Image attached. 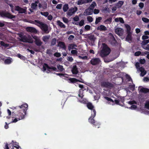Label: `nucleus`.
Returning <instances> with one entry per match:
<instances>
[{
    "label": "nucleus",
    "mask_w": 149,
    "mask_h": 149,
    "mask_svg": "<svg viewBox=\"0 0 149 149\" xmlns=\"http://www.w3.org/2000/svg\"><path fill=\"white\" fill-rule=\"evenodd\" d=\"M49 39V38L47 36H43V40L44 41L46 42L47 39Z\"/></svg>",
    "instance_id": "nucleus-63"
},
{
    "label": "nucleus",
    "mask_w": 149,
    "mask_h": 149,
    "mask_svg": "<svg viewBox=\"0 0 149 149\" xmlns=\"http://www.w3.org/2000/svg\"><path fill=\"white\" fill-rule=\"evenodd\" d=\"M62 4L61 3L58 4L56 6V8L58 9H60L61 8Z\"/></svg>",
    "instance_id": "nucleus-54"
},
{
    "label": "nucleus",
    "mask_w": 149,
    "mask_h": 149,
    "mask_svg": "<svg viewBox=\"0 0 149 149\" xmlns=\"http://www.w3.org/2000/svg\"><path fill=\"white\" fill-rule=\"evenodd\" d=\"M140 91L144 93H147L149 92V89L146 88H141Z\"/></svg>",
    "instance_id": "nucleus-29"
},
{
    "label": "nucleus",
    "mask_w": 149,
    "mask_h": 149,
    "mask_svg": "<svg viewBox=\"0 0 149 149\" xmlns=\"http://www.w3.org/2000/svg\"><path fill=\"white\" fill-rule=\"evenodd\" d=\"M63 22L65 23H67L68 22V19L65 17H63Z\"/></svg>",
    "instance_id": "nucleus-57"
},
{
    "label": "nucleus",
    "mask_w": 149,
    "mask_h": 149,
    "mask_svg": "<svg viewBox=\"0 0 149 149\" xmlns=\"http://www.w3.org/2000/svg\"><path fill=\"white\" fill-rule=\"evenodd\" d=\"M18 57L22 59H24V57L20 54H17Z\"/></svg>",
    "instance_id": "nucleus-58"
},
{
    "label": "nucleus",
    "mask_w": 149,
    "mask_h": 149,
    "mask_svg": "<svg viewBox=\"0 0 149 149\" xmlns=\"http://www.w3.org/2000/svg\"><path fill=\"white\" fill-rule=\"evenodd\" d=\"M19 36L20 38L19 40L21 42L29 43H32L33 42V40L31 37L28 38L25 35H23L22 34H20Z\"/></svg>",
    "instance_id": "nucleus-5"
},
{
    "label": "nucleus",
    "mask_w": 149,
    "mask_h": 149,
    "mask_svg": "<svg viewBox=\"0 0 149 149\" xmlns=\"http://www.w3.org/2000/svg\"><path fill=\"white\" fill-rule=\"evenodd\" d=\"M46 68H47L48 70L50 72L51 71H57V69L56 68L53 66H49L47 64L45 63L43 65V69L44 71L46 70Z\"/></svg>",
    "instance_id": "nucleus-7"
},
{
    "label": "nucleus",
    "mask_w": 149,
    "mask_h": 149,
    "mask_svg": "<svg viewBox=\"0 0 149 149\" xmlns=\"http://www.w3.org/2000/svg\"><path fill=\"white\" fill-rule=\"evenodd\" d=\"M73 19L74 21L77 22L79 20V18L77 16H76L73 18Z\"/></svg>",
    "instance_id": "nucleus-62"
},
{
    "label": "nucleus",
    "mask_w": 149,
    "mask_h": 149,
    "mask_svg": "<svg viewBox=\"0 0 149 149\" xmlns=\"http://www.w3.org/2000/svg\"><path fill=\"white\" fill-rule=\"evenodd\" d=\"M11 59H6L5 60L4 63L6 64H9L11 62Z\"/></svg>",
    "instance_id": "nucleus-44"
},
{
    "label": "nucleus",
    "mask_w": 149,
    "mask_h": 149,
    "mask_svg": "<svg viewBox=\"0 0 149 149\" xmlns=\"http://www.w3.org/2000/svg\"><path fill=\"white\" fill-rule=\"evenodd\" d=\"M0 16L3 18L12 19L15 17V16L6 11H0Z\"/></svg>",
    "instance_id": "nucleus-4"
},
{
    "label": "nucleus",
    "mask_w": 149,
    "mask_h": 149,
    "mask_svg": "<svg viewBox=\"0 0 149 149\" xmlns=\"http://www.w3.org/2000/svg\"><path fill=\"white\" fill-rule=\"evenodd\" d=\"M141 52L140 51L136 52L135 53L134 55L136 56H139L141 54Z\"/></svg>",
    "instance_id": "nucleus-56"
},
{
    "label": "nucleus",
    "mask_w": 149,
    "mask_h": 149,
    "mask_svg": "<svg viewBox=\"0 0 149 149\" xmlns=\"http://www.w3.org/2000/svg\"><path fill=\"white\" fill-rule=\"evenodd\" d=\"M77 45L76 44H70L68 46V48L69 50H70L71 49H77L75 48V47H77Z\"/></svg>",
    "instance_id": "nucleus-24"
},
{
    "label": "nucleus",
    "mask_w": 149,
    "mask_h": 149,
    "mask_svg": "<svg viewBox=\"0 0 149 149\" xmlns=\"http://www.w3.org/2000/svg\"><path fill=\"white\" fill-rule=\"evenodd\" d=\"M112 18L109 17L108 19H107L105 20L104 21V22L106 24H109L111 23L112 22Z\"/></svg>",
    "instance_id": "nucleus-33"
},
{
    "label": "nucleus",
    "mask_w": 149,
    "mask_h": 149,
    "mask_svg": "<svg viewBox=\"0 0 149 149\" xmlns=\"http://www.w3.org/2000/svg\"><path fill=\"white\" fill-rule=\"evenodd\" d=\"M127 35L126 37V40L129 42L132 41V33H127Z\"/></svg>",
    "instance_id": "nucleus-23"
},
{
    "label": "nucleus",
    "mask_w": 149,
    "mask_h": 149,
    "mask_svg": "<svg viewBox=\"0 0 149 149\" xmlns=\"http://www.w3.org/2000/svg\"><path fill=\"white\" fill-rule=\"evenodd\" d=\"M142 20L143 22L146 23H148L149 22V19L145 17H142Z\"/></svg>",
    "instance_id": "nucleus-49"
},
{
    "label": "nucleus",
    "mask_w": 149,
    "mask_h": 149,
    "mask_svg": "<svg viewBox=\"0 0 149 149\" xmlns=\"http://www.w3.org/2000/svg\"><path fill=\"white\" fill-rule=\"evenodd\" d=\"M71 71L73 74H77L79 72V71L78 68L76 65H74L73 66L72 68Z\"/></svg>",
    "instance_id": "nucleus-17"
},
{
    "label": "nucleus",
    "mask_w": 149,
    "mask_h": 149,
    "mask_svg": "<svg viewBox=\"0 0 149 149\" xmlns=\"http://www.w3.org/2000/svg\"><path fill=\"white\" fill-rule=\"evenodd\" d=\"M71 53L73 54L77 55L78 52L75 50H72L71 51Z\"/></svg>",
    "instance_id": "nucleus-51"
},
{
    "label": "nucleus",
    "mask_w": 149,
    "mask_h": 149,
    "mask_svg": "<svg viewBox=\"0 0 149 149\" xmlns=\"http://www.w3.org/2000/svg\"><path fill=\"white\" fill-rule=\"evenodd\" d=\"M0 44L1 46L6 47H8V44L5 43V42L3 41H1Z\"/></svg>",
    "instance_id": "nucleus-47"
},
{
    "label": "nucleus",
    "mask_w": 149,
    "mask_h": 149,
    "mask_svg": "<svg viewBox=\"0 0 149 149\" xmlns=\"http://www.w3.org/2000/svg\"><path fill=\"white\" fill-rule=\"evenodd\" d=\"M109 42L110 44L113 46H115L116 43H117L116 40L113 35L112 34H111V35L110 37Z\"/></svg>",
    "instance_id": "nucleus-10"
},
{
    "label": "nucleus",
    "mask_w": 149,
    "mask_h": 149,
    "mask_svg": "<svg viewBox=\"0 0 149 149\" xmlns=\"http://www.w3.org/2000/svg\"><path fill=\"white\" fill-rule=\"evenodd\" d=\"M86 0H79L77 2L78 5H81L86 3Z\"/></svg>",
    "instance_id": "nucleus-38"
},
{
    "label": "nucleus",
    "mask_w": 149,
    "mask_h": 149,
    "mask_svg": "<svg viewBox=\"0 0 149 149\" xmlns=\"http://www.w3.org/2000/svg\"><path fill=\"white\" fill-rule=\"evenodd\" d=\"M99 10L98 9H95L94 10V13L95 14H97L99 12Z\"/></svg>",
    "instance_id": "nucleus-64"
},
{
    "label": "nucleus",
    "mask_w": 149,
    "mask_h": 149,
    "mask_svg": "<svg viewBox=\"0 0 149 149\" xmlns=\"http://www.w3.org/2000/svg\"><path fill=\"white\" fill-rule=\"evenodd\" d=\"M36 44L38 46H40L42 44V43L40 40H36L35 41Z\"/></svg>",
    "instance_id": "nucleus-40"
},
{
    "label": "nucleus",
    "mask_w": 149,
    "mask_h": 149,
    "mask_svg": "<svg viewBox=\"0 0 149 149\" xmlns=\"http://www.w3.org/2000/svg\"><path fill=\"white\" fill-rule=\"evenodd\" d=\"M57 68L60 72H62L64 70L63 66L60 65H57Z\"/></svg>",
    "instance_id": "nucleus-37"
},
{
    "label": "nucleus",
    "mask_w": 149,
    "mask_h": 149,
    "mask_svg": "<svg viewBox=\"0 0 149 149\" xmlns=\"http://www.w3.org/2000/svg\"><path fill=\"white\" fill-rule=\"evenodd\" d=\"M149 38V37L146 35H143L142 36V39L143 40H146Z\"/></svg>",
    "instance_id": "nucleus-61"
},
{
    "label": "nucleus",
    "mask_w": 149,
    "mask_h": 149,
    "mask_svg": "<svg viewBox=\"0 0 149 149\" xmlns=\"http://www.w3.org/2000/svg\"><path fill=\"white\" fill-rule=\"evenodd\" d=\"M78 95L80 97L81 99H82L84 97V95H83V90L81 89H80L79 90Z\"/></svg>",
    "instance_id": "nucleus-35"
},
{
    "label": "nucleus",
    "mask_w": 149,
    "mask_h": 149,
    "mask_svg": "<svg viewBox=\"0 0 149 149\" xmlns=\"http://www.w3.org/2000/svg\"><path fill=\"white\" fill-rule=\"evenodd\" d=\"M101 85L102 87L109 88H111L114 87V85L113 84L111 83L108 82H102L101 83Z\"/></svg>",
    "instance_id": "nucleus-8"
},
{
    "label": "nucleus",
    "mask_w": 149,
    "mask_h": 149,
    "mask_svg": "<svg viewBox=\"0 0 149 149\" xmlns=\"http://www.w3.org/2000/svg\"><path fill=\"white\" fill-rule=\"evenodd\" d=\"M145 107L149 110V100L146 102L145 105Z\"/></svg>",
    "instance_id": "nucleus-46"
},
{
    "label": "nucleus",
    "mask_w": 149,
    "mask_h": 149,
    "mask_svg": "<svg viewBox=\"0 0 149 149\" xmlns=\"http://www.w3.org/2000/svg\"><path fill=\"white\" fill-rule=\"evenodd\" d=\"M54 55L55 56H56L57 57H59L61 56V54L59 52H56L54 54Z\"/></svg>",
    "instance_id": "nucleus-52"
},
{
    "label": "nucleus",
    "mask_w": 149,
    "mask_h": 149,
    "mask_svg": "<svg viewBox=\"0 0 149 149\" xmlns=\"http://www.w3.org/2000/svg\"><path fill=\"white\" fill-rule=\"evenodd\" d=\"M97 30L100 31H106L107 29L106 26L103 25H101L97 28Z\"/></svg>",
    "instance_id": "nucleus-21"
},
{
    "label": "nucleus",
    "mask_w": 149,
    "mask_h": 149,
    "mask_svg": "<svg viewBox=\"0 0 149 149\" xmlns=\"http://www.w3.org/2000/svg\"><path fill=\"white\" fill-rule=\"evenodd\" d=\"M40 13L42 15L44 16L45 17H47L48 16L49 14V13L47 12H40Z\"/></svg>",
    "instance_id": "nucleus-42"
},
{
    "label": "nucleus",
    "mask_w": 149,
    "mask_h": 149,
    "mask_svg": "<svg viewBox=\"0 0 149 149\" xmlns=\"http://www.w3.org/2000/svg\"><path fill=\"white\" fill-rule=\"evenodd\" d=\"M100 62V60L99 58H92L90 61L91 64L93 65L99 64Z\"/></svg>",
    "instance_id": "nucleus-12"
},
{
    "label": "nucleus",
    "mask_w": 149,
    "mask_h": 149,
    "mask_svg": "<svg viewBox=\"0 0 149 149\" xmlns=\"http://www.w3.org/2000/svg\"><path fill=\"white\" fill-rule=\"evenodd\" d=\"M115 22H118L119 21L121 23H124V21L122 17L116 18L115 19Z\"/></svg>",
    "instance_id": "nucleus-27"
},
{
    "label": "nucleus",
    "mask_w": 149,
    "mask_h": 149,
    "mask_svg": "<svg viewBox=\"0 0 149 149\" xmlns=\"http://www.w3.org/2000/svg\"><path fill=\"white\" fill-rule=\"evenodd\" d=\"M15 108L18 109L19 110L21 111V112L26 113V111L28 109V105L26 103L23 104L20 106H18L15 107Z\"/></svg>",
    "instance_id": "nucleus-6"
},
{
    "label": "nucleus",
    "mask_w": 149,
    "mask_h": 149,
    "mask_svg": "<svg viewBox=\"0 0 149 149\" xmlns=\"http://www.w3.org/2000/svg\"><path fill=\"white\" fill-rule=\"evenodd\" d=\"M56 38H53L51 41V45H55L56 42Z\"/></svg>",
    "instance_id": "nucleus-39"
},
{
    "label": "nucleus",
    "mask_w": 149,
    "mask_h": 149,
    "mask_svg": "<svg viewBox=\"0 0 149 149\" xmlns=\"http://www.w3.org/2000/svg\"><path fill=\"white\" fill-rule=\"evenodd\" d=\"M146 62V61L144 59H141L140 60V62L141 64H143L145 63Z\"/></svg>",
    "instance_id": "nucleus-55"
},
{
    "label": "nucleus",
    "mask_w": 149,
    "mask_h": 149,
    "mask_svg": "<svg viewBox=\"0 0 149 149\" xmlns=\"http://www.w3.org/2000/svg\"><path fill=\"white\" fill-rule=\"evenodd\" d=\"M84 19L81 20L79 23V24L80 26H82L84 24Z\"/></svg>",
    "instance_id": "nucleus-48"
},
{
    "label": "nucleus",
    "mask_w": 149,
    "mask_h": 149,
    "mask_svg": "<svg viewBox=\"0 0 149 149\" xmlns=\"http://www.w3.org/2000/svg\"><path fill=\"white\" fill-rule=\"evenodd\" d=\"M93 12V10H91L90 8H88L85 10L83 15L85 16L91 15L92 14Z\"/></svg>",
    "instance_id": "nucleus-14"
},
{
    "label": "nucleus",
    "mask_w": 149,
    "mask_h": 149,
    "mask_svg": "<svg viewBox=\"0 0 149 149\" xmlns=\"http://www.w3.org/2000/svg\"><path fill=\"white\" fill-rule=\"evenodd\" d=\"M40 26L41 28L42 31L47 33H49V32L48 31V26L46 24L42 23Z\"/></svg>",
    "instance_id": "nucleus-15"
},
{
    "label": "nucleus",
    "mask_w": 149,
    "mask_h": 149,
    "mask_svg": "<svg viewBox=\"0 0 149 149\" xmlns=\"http://www.w3.org/2000/svg\"><path fill=\"white\" fill-rule=\"evenodd\" d=\"M67 59L68 61L71 62H72L73 61V59L71 56L68 57Z\"/></svg>",
    "instance_id": "nucleus-59"
},
{
    "label": "nucleus",
    "mask_w": 149,
    "mask_h": 149,
    "mask_svg": "<svg viewBox=\"0 0 149 149\" xmlns=\"http://www.w3.org/2000/svg\"><path fill=\"white\" fill-rule=\"evenodd\" d=\"M126 78L127 79H128V81H132V79H131V77L130 76V75L127 74L126 75Z\"/></svg>",
    "instance_id": "nucleus-53"
},
{
    "label": "nucleus",
    "mask_w": 149,
    "mask_h": 149,
    "mask_svg": "<svg viewBox=\"0 0 149 149\" xmlns=\"http://www.w3.org/2000/svg\"><path fill=\"white\" fill-rule=\"evenodd\" d=\"M125 27L127 29V33H131V28L128 24H126L125 25Z\"/></svg>",
    "instance_id": "nucleus-30"
},
{
    "label": "nucleus",
    "mask_w": 149,
    "mask_h": 149,
    "mask_svg": "<svg viewBox=\"0 0 149 149\" xmlns=\"http://www.w3.org/2000/svg\"><path fill=\"white\" fill-rule=\"evenodd\" d=\"M11 108L13 110V111L12 112L13 115H14L16 118H18V120L23 119L24 117V116L26 114V113L21 112V111L15 108L14 107H13Z\"/></svg>",
    "instance_id": "nucleus-2"
},
{
    "label": "nucleus",
    "mask_w": 149,
    "mask_h": 149,
    "mask_svg": "<svg viewBox=\"0 0 149 149\" xmlns=\"http://www.w3.org/2000/svg\"><path fill=\"white\" fill-rule=\"evenodd\" d=\"M15 10L18 12L19 13H25L26 12V9L22 8L19 6H17L15 7Z\"/></svg>",
    "instance_id": "nucleus-9"
},
{
    "label": "nucleus",
    "mask_w": 149,
    "mask_h": 149,
    "mask_svg": "<svg viewBox=\"0 0 149 149\" xmlns=\"http://www.w3.org/2000/svg\"><path fill=\"white\" fill-rule=\"evenodd\" d=\"M26 30L28 32L36 33L38 31L35 28L32 27H28L26 28Z\"/></svg>",
    "instance_id": "nucleus-13"
},
{
    "label": "nucleus",
    "mask_w": 149,
    "mask_h": 149,
    "mask_svg": "<svg viewBox=\"0 0 149 149\" xmlns=\"http://www.w3.org/2000/svg\"><path fill=\"white\" fill-rule=\"evenodd\" d=\"M86 106L88 109L91 110H92L91 115V117L88 119V121L89 123L93 125V126L97 128L100 127V124L95 121L93 118L96 116V111L94 109V107L90 102H88L86 104Z\"/></svg>",
    "instance_id": "nucleus-1"
},
{
    "label": "nucleus",
    "mask_w": 149,
    "mask_h": 149,
    "mask_svg": "<svg viewBox=\"0 0 149 149\" xmlns=\"http://www.w3.org/2000/svg\"><path fill=\"white\" fill-rule=\"evenodd\" d=\"M124 3V2L122 1H119L116 4V6L118 8H120L123 5Z\"/></svg>",
    "instance_id": "nucleus-25"
},
{
    "label": "nucleus",
    "mask_w": 149,
    "mask_h": 149,
    "mask_svg": "<svg viewBox=\"0 0 149 149\" xmlns=\"http://www.w3.org/2000/svg\"><path fill=\"white\" fill-rule=\"evenodd\" d=\"M104 99H106L109 101H110L111 102H114L113 100L112 99L110 98H109L106 96L104 97Z\"/></svg>",
    "instance_id": "nucleus-45"
},
{
    "label": "nucleus",
    "mask_w": 149,
    "mask_h": 149,
    "mask_svg": "<svg viewBox=\"0 0 149 149\" xmlns=\"http://www.w3.org/2000/svg\"><path fill=\"white\" fill-rule=\"evenodd\" d=\"M69 80L71 83H75L78 81L81 82L80 81L75 78H70L69 79Z\"/></svg>",
    "instance_id": "nucleus-26"
},
{
    "label": "nucleus",
    "mask_w": 149,
    "mask_h": 149,
    "mask_svg": "<svg viewBox=\"0 0 149 149\" xmlns=\"http://www.w3.org/2000/svg\"><path fill=\"white\" fill-rule=\"evenodd\" d=\"M143 48L144 49L149 50V44L146 45V46L143 47Z\"/></svg>",
    "instance_id": "nucleus-60"
},
{
    "label": "nucleus",
    "mask_w": 149,
    "mask_h": 149,
    "mask_svg": "<svg viewBox=\"0 0 149 149\" xmlns=\"http://www.w3.org/2000/svg\"><path fill=\"white\" fill-rule=\"evenodd\" d=\"M84 28L86 31H88L91 29V26L89 25H87L85 26Z\"/></svg>",
    "instance_id": "nucleus-50"
},
{
    "label": "nucleus",
    "mask_w": 149,
    "mask_h": 149,
    "mask_svg": "<svg viewBox=\"0 0 149 149\" xmlns=\"http://www.w3.org/2000/svg\"><path fill=\"white\" fill-rule=\"evenodd\" d=\"M68 9V4H65L64 5L63 7V10L64 12H66Z\"/></svg>",
    "instance_id": "nucleus-34"
},
{
    "label": "nucleus",
    "mask_w": 149,
    "mask_h": 149,
    "mask_svg": "<svg viewBox=\"0 0 149 149\" xmlns=\"http://www.w3.org/2000/svg\"><path fill=\"white\" fill-rule=\"evenodd\" d=\"M77 10V8L76 7L74 8H71L67 13V14L69 16H71L73 15Z\"/></svg>",
    "instance_id": "nucleus-11"
},
{
    "label": "nucleus",
    "mask_w": 149,
    "mask_h": 149,
    "mask_svg": "<svg viewBox=\"0 0 149 149\" xmlns=\"http://www.w3.org/2000/svg\"><path fill=\"white\" fill-rule=\"evenodd\" d=\"M86 38L91 41H94L96 39L93 34H87L86 35Z\"/></svg>",
    "instance_id": "nucleus-19"
},
{
    "label": "nucleus",
    "mask_w": 149,
    "mask_h": 149,
    "mask_svg": "<svg viewBox=\"0 0 149 149\" xmlns=\"http://www.w3.org/2000/svg\"><path fill=\"white\" fill-rule=\"evenodd\" d=\"M58 24L62 28H65V25L60 21L58 20L57 22Z\"/></svg>",
    "instance_id": "nucleus-32"
},
{
    "label": "nucleus",
    "mask_w": 149,
    "mask_h": 149,
    "mask_svg": "<svg viewBox=\"0 0 149 149\" xmlns=\"http://www.w3.org/2000/svg\"><path fill=\"white\" fill-rule=\"evenodd\" d=\"M115 32L118 35L121 36L123 34V30L121 28L118 27L115 29Z\"/></svg>",
    "instance_id": "nucleus-16"
},
{
    "label": "nucleus",
    "mask_w": 149,
    "mask_h": 149,
    "mask_svg": "<svg viewBox=\"0 0 149 149\" xmlns=\"http://www.w3.org/2000/svg\"><path fill=\"white\" fill-rule=\"evenodd\" d=\"M13 145H14V147L15 148L17 149H19L20 148V147L19 146V143H18L15 142L14 143Z\"/></svg>",
    "instance_id": "nucleus-43"
},
{
    "label": "nucleus",
    "mask_w": 149,
    "mask_h": 149,
    "mask_svg": "<svg viewBox=\"0 0 149 149\" xmlns=\"http://www.w3.org/2000/svg\"><path fill=\"white\" fill-rule=\"evenodd\" d=\"M39 1L38 0H37L35 1L34 3H32L31 4V7L33 10H36L37 7V4L38 3Z\"/></svg>",
    "instance_id": "nucleus-18"
},
{
    "label": "nucleus",
    "mask_w": 149,
    "mask_h": 149,
    "mask_svg": "<svg viewBox=\"0 0 149 149\" xmlns=\"http://www.w3.org/2000/svg\"><path fill=\"white\" fill-rule=\"evenodd\" d=\"M96 5L97 4L96 2L95 1H93L89 7V8H90L91 10H93L95 7L96 6Z\"/></svg>",
    "instance_id": "nucleus-28"
},
{
    "label": "nucleus",
    "mask_w": 149,
    "mask_h": 149,
    "mask_svg": "<svg viewBox=\"0 0 149 149\" xmlns=\"http://www.w3.org/2000/svg\"><path fill=\"white\" fill-rule=\"evenodd\" d=\"M102 19V18L101 17H98L97 18H96L95 22V24H98L101 21Z\"/></svg>",
    "instance_id": "nucleus-36"
},
{
    "label": "nucleus",
    "mask_w": 149,
    "mask_h": 149,
    "mask_svg": "<svg viewBox=\"0 0 149 149\" xmlns=\"http://www.w3.org/2000/svg\"><path fill=\"white\" fill-rule=\"evenodd\" d=\"M87 21L90 23L92 22L93 21V18L90 16H88L87 17Z\"/></svg>",
    "instance_id": "nucleus-41"
},
{
    "label": "nucleus",
    "mask_w": 149,
    "mask_h": 149,
    "mask_svg": "<svg viewBox=\"0 0 149 149\" xmlns=\"http://www.w3.org/2000/svg\"><path fill=\"white\" fill-rule=\"evenodd\" d=\"M57 46H59L64 50L66 49V47L65 43L63 42L60 41L59 42Z\"/></svg>",
    "instance_id": "nucleus-20"
},
{
    "label": "nucleus",
    "mask_w": 149,
    "mask_h": 149,
    "mask_svg": "<svg viewBox=\"0 0 149 149\" xmlns=\"http://www.w3.org/2000/svg\"><path fill=\"white\" fill-rule=\"evenodd\" d=\"M149 42V39L148 40H144L142 41L141 43V46L143 48V47L146 46V44Z\"/></svg>",
    "instance_id": "nucleus-31"
},
{
    "label": "nucleus",
    "mask_w": 149,
    "mask_h": 149,
    "mask_svg": "<svg viewBox=\"0 0 149 149\" xmlns=\"http://www.w3.org/2000/svg\"><path fill=\"white\" fill-rule=\"evenodd\" d=\"M102 48L101 50L100 55L101 57H103L108 55L111 52L110 49L105 43H102Z\"/></svg>",
    "instance_id": "nucleus-3"
},
{
    "label": "nucleus",
    "mask_w": 149,
    "mask_h": 149,
    "mask_svg": "<svg viewBox=\"0 0 149 149\" xmlns=\"http://www.w3.org/2000/svg\"><path fill=\"white\" fill-rule=\"evenodd\" d=\"M139 70L141 72L140 75L142 77L144 76L146 73V71L145 70L144 68L143 67L140 68Z\"/></svg>",
    "instance_id": "nucleus-22"
}]
</instances>
